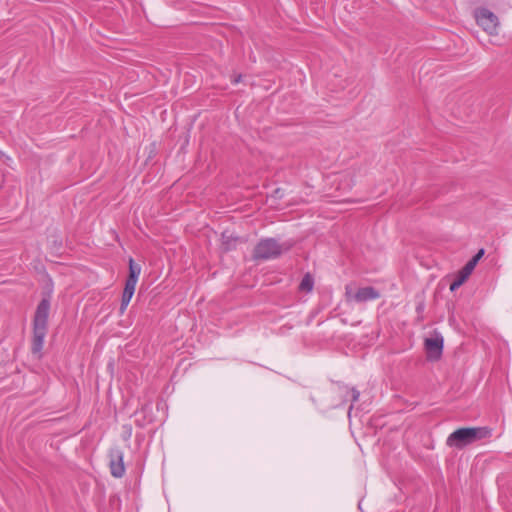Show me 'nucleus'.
Here are the masks:
<instances>
[{"instance_id":"1","label":"nucleus","mask_w":512,"mask_h":512,"mask_svg":"<svg viewBox=\"0 0 512 512\" xmlns=\"http://www.w3.org/2000/svg\"><path fill=\"white\" fill-rule=\"evenodd\" d=\"M50 299L44 297L37 305L33 317V336L31 344V352L37 355L38 358L42 356L41 352L44 345V339L48 331V317L50 312Z\"/></svg>"},{"instance_id":"2","label":"nucleus","mask_w":512,"mask_h":512,"mask_svg":"<svg viewBox=\"0 0 512 512\" xmlns=\"http://www.w3.org/2000/svg\"><path fill=\"white\" fill-rule=\"evenodd\" d=\"M492 435L489 427H462L452 432L446 439V445L462 450L465 447Z\"/></svg>"},{"instance_id":"3","label":"nucleus","mask_w":512,"mask_h":512,"mask_svg":"<svg viewBox=\"0 0 512 512\" xmlns=\"http://www.w3.org/2000/svg\"><path fill=\"white\" fill-rule=\"evenodd\" d=\"M290 247V245L280 244L275 238H264L255 245L252 258L255 261L275 259L283 252L288 251Z\"/></svg>"},{"instance_id":"4","label":"nucleus","mask_w":512,"mask_h":512,"mask_svg":"<svg viewBox=\"0 0 512 512\" xmlns=\"http://www.w3.org/2000/svg\"><path fill=\"white\" fill-rule=\"evenodd\" d=\"M474 18L479 27L487 34L496 36L499 34L500 21L498 16L486 7H478L474 10Z\"/></svg>"},{"instance_id":"5","label":"nucleus","mask_w":512,"mask_h":512,"mask_svg":"<svg viewBox=\"0 0 512 512\" xmlns=\"http://www.w3.org/2000/svg\"><path fill=\"white\" fill-rule=\"evenodd\" d=\"M380 298V292L372 287L366 286L353 292L349 286L345 287V299L347 302L364 303Z\"/></svg>"},{"instance_id":"6","label":"nucleus","mask_w":512,"mask_h":512,"mask_svg":"<svg viewBox=\"0 0 512 512\" xmlns=\"http://www.w3.org/2000/svg\"><path fill=\"white\" fill-rule=\"evenodd\" d=\"M485 250L481 248L465 265L464 267L459 271L458 276L453 280V282L450 284V291L454 292L457 290L470 276V274L473 272L474 268L478 264V262L481 260V258L484 256Z\"/></svg>"},{"instance_id":"7","label":"nucleus","mask_w":512,"mask_h":512,"mask_svg":"<svg viewBox=\"0 0 512 512\" xmlns=\"http://www.w3.org/2000/svg\"><path fill=\"white\" fill-rule=\"evenodd\" d=\"M109 468L111 475L115 478H121L125 474L124 453L120 447H112L108 452Z\"/></svg>"},{"instance_id":"8","label":"nucleus","mask_w":512,"mask_h":512,"mask_svg":"<svg viewBox=\"0 0 512 512\" xmlns=\"http://www.w3.org/2000/svg\"><path fill=\"white\" fill-rule=\"evenodd\" d=\"M427 358L431 361L440 359L443 352V337L435 336L425 339Z\"/></svg>"},{"instance_id":"9","label":"nucleus","mask_w":512,"mask_h":512,"mask_svg":"<svg viewBox=\"0 0 512 512\" xmlns=\"http://www.w3.org/2000/svg\"><path fill=\"white\" fill-rule=\"evenodd\" d=\"M129 274L125 281V292L133 293L135 292V287L139 278V275L141 273V266L137 263H135L133 258H129Z\"/></svg>"},{"instance_id":"10","label":"nucleus","mask_w":512,"mask_h":512,"mask_svg":"<svg viewBox=\"0 0 512 512\" xmlns=\"http://www.w3.org/2000/svg\"><path fill=\"white\" fill-rule=\"evenodd\" d=\"M238 237L228 235L227 232L222 233L221 247L224 252H229L236 249Z\"/></svg>"},{"instance_id":"11","label":"nucleus","mask_w":512,"mask_h":512,"mask_svg":"<svg viewBox=\"0 0 512 512\" xmlns=\"http://www.w3.org/2000/svg\"><path fill=\"white\" fill-rule=\"evenodd\" d=\"M314 287V279L310 273H306L300 284H299V291L309 293L313 290Z\"/></svg>"},{"instance_id":"12","label":"nucleus","mask_w":512,"mask_h":512,"mask_svg":"<svg viewBox=\"0 0 512 512\" xmlns=\"http://www.w3.org/2000/svg\"><path fill=\"white\" fill-rule=\"evenodd\" d=\"M133 295H134L133 293H129V292L123 291L122 298H121V304H120V308H119L120 315L124 314V312L127 309V306L129 305Z\"/></svg>"},{"instance_id":"13","label":"nucleus","mask_w":512,"mask_h":512,"mask_svg":"<svg viewBox=\"0 0 512 512\" xmlns=\"http://www.w3.org/2000/svg\"><path fill=\"white\" fill-rule=\"evenodd\" d=\"M350 393H351V402H357L359 400V396H360V392L355 388V387H352L350 389Z\"/></svg>"},{"instance_id":"14","label":"nucleus","mask_w":512,"mask_h":512,"mask_svg":"<svg viewBox=\"0 0 512 512\" xmlns=\"http://www.w3.org/2000/svg\"><path fill=\"white\" fill-rule=\"evenodd\" d=\"M424 308H425V304L424 302H419L416 306V312L418 314H421L423 311H424Z\"/></svg>"},{"instance_id":"15","label":"nucleus","mask_w":512,"mask_h":512,"mask_svg":"<svg viewBox=\"0 0 512 512\" xmlns=\"http://www.w3.org/2000/svg\"><path fill=\"white\" fill-rule=\"evenodd\" d=\"M242 75H238L234 80L233 83H239L241 81Z\"/></svg>"}]
</instances>
